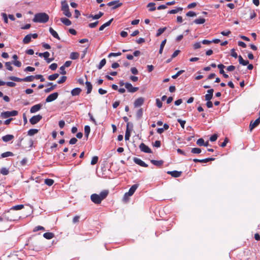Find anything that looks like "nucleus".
Masks as SVG:
<instances>
[{
  "label": "nucleus",
  "instance_id": "62",
  "mask_svg": "<svg viewBox=\"0 0 260 260\" xmlns=\"http://www.w3.org/2000/svg\"><path fill=\"white\" fill-rule=\"evenodd\" d=\"M57 68V64L56 63H53L49 66V68L53 71L55 70Z\"/></svg>",
  "mask_w": 260,
  "mask_h": 260
},
{
  "label": "nucleus",
  "instance_id": "41",
  "mask_svg": "<svg viewBox=\"0 0 260 260\" xmlns=\"http://www.w3.org/2000/svg\"><path fill=\"white\" fill-rule=\"evenodd\" d=\"M166 29L167 28L166 27L159 28L157 31L156 36L159 37L166 30Z\"/></svg>",
  "mask_w": 260,
  "mask_h": 260
},
{
  "label": "nucleus",
  "instance_id": "29",
  "mask_svg": "<svg viewBox=\"0 0 260 260\" xmlns=\"http://www.w3.org/2000/svg\"><path fill=\"white\" fill-rule=\"evenodd\" d=\"M54 234L52 233L47 232L43 234V237L46 239H51L54 237Z\"/></svg>",
  "mask_w": 260,
  "mask_h": 260
},
{
  "label": "nucleus",
  "instance_id": "58",
  "mask_svg": "<svg viewBox=\"0 0 260 260\" xmlns=\"http://www.w3.org/2000/svg\"><path fill=\"white\" fill-rule=\"evenodd\" d=\"M177 121L180 124L181 127L184 128L186 121L180 119H178Z\"/></svg>",
  "mask_w": 260,
  "mask_h": 260
},
{
  "label": "nucleus",
  "instance_id": "28",
  "mask_svg": "<svg viewBox=\"0 0 260 260\" xmlns=\"http://www.w3.org/2000/svg\"><path fill=\"white\" fill-rule=\"evenodd\" d=\"M238 59L240 64L243 66H247L249 63V61L248 60H244L241 55L238 56Z\"/></svg>",
  "mask_w": 260,
  "mask_h": 260
},
{
  "label": "nucleus",
  "instance_id": "5",
  "mask_svg": "<svg viewBox=\"0 0 260 260\" xmlns=\"http://www.w3.org/2000/svg\"><path fill=\"white\" fill-rule=\"evenodd\" d=\"M18 111L16 110L5 111L1 113V117L4 119L8 118L10 117L15 116L18 115Z\"/></svg>",
  "mask_w": 260,
  "mask_h": 260
},
{
  "label": "nucleus",
  "instance_id": "19",
  "mask_svg": "<svg viewBox=\"0 0 260 260\" xmlns=\"http://www.w3.org/2000/svg\"><path fill=\"white\" fill-rule=\"evenodd\" d=\"M49 56H50L49 52H48L47 51L44 52V55H43V57L45 59V60L46 61V62L48 63L51 62V61H52L54 60L53 58H49Z\"/></svg>",
  "mask_w": 260,
  "mask_h": 260
},
{
  "label": "nucleus",
  "instance_id": "63",
  "mask_svg": "<svg viewBox=\"0 0 260 260\" xmlns=\"http://www.w3.org/2000/svg\"><path fill=\"white\" fill-rule=\"evenodd\" d=\"M217 137L218 136L216 134H214L210 137V140L211 142H214L217 140Z\"/></svg>",
  "mask_w": 260,
  "mask_h": 260
},
{
  "label": "nucleus",
  "instance_id": "43",
  "mask_svg": "<svg viewBox=\"0 0 260 260\" xmlns=\"http://www.w3.org/2000/svg\"><path fill=\"white\" fill-rule=\"evenodd\" d=\"M23 207H24V205H16V206H13L11 208V210H21L22 208H23Z\"/></svg>",
  "mask_w": 260,
  "mask_h": 260
},
{
  "label": "nucleus",
  "instance_id": "3",
  "mask_svg": "<svg viewBox=\"0 0 260 260\" xmlns=\"http://www.w3.org/2000/svg\"><path fill=\"white\" fill-rule=\"evenodd\" d=\"M9 79L15 82H31L35 79V76H29L24 78H19L15 76H10Z\"/></svg>",
  "mask_w": 260,
  "mask_h": 260
},
{
  "label": "nucleus",
  "instance_id": "9",
  "mask_svg": "<svg viewBox=\"0 0 260 260\" xmlns=\"http://www.w3.org/2000/svg\"><path fill=\"white\" fill-rule=\"evenodd\" d=\"M42 118V116L41 115H35L29 119V122L31 124H35L39 122Z\"/></svg>",
  "mask_w": 260,
  "mask_h": 260
},
{
  "label": "nucleus",
  "instance_id": "17",
  "mask_svg": "<svg viewBox=\"0 0 260 260\" xmlns=\"http://www.w3.org/2000/svg\"><path fill=\"white\" fill-rule=\"evenodd\" d=\"M260 123V117L256 119L254 121H251L250 122L249 127L250 130L251 131L252 129H253L254 127H255L257 125L259 124Z\"/></svg>",
  "mask_w": 260,
  "mask_h": 260
},
{
  "label": "nucleus",
  "instance_id": "46",
  "mask_svg": "<svg viewBox=\"0 0 260 260\" xmlns=\"http://www.w3.org/2000/svg\"><path fill=\"white\" fill-rule=\"evenodd\" d=\"M56 87V85L54 84L52 85L51 87L47 88L44 90L45 92L48 93L52 91L54 89H55Z\"/></svg>",
  "mask_w": 260,
  "mask_h": 260
},
{
  "label": "nucleus",
  "instance_id": "6",
  "mask_svg": "<svg viewBox=\"0 0 260 260\" xmlns=\"http://www.w3.org/2000/svg\"><path fill=\"white\" fill-rule=\"evenodd\" d=\"M107 5L109 7L112 6V9H116V8L121 6L122 5V3H120L119 1H111L107 4Z\"/></svg>",
  "mask_w": 260,
  "mask_h": 260
},
{
  "label": "nucleus",
  "instance_id": "2",
  "mask_svg": "<svg viewBox=\"0 0 260 260\" xmlns=\"http://www.w3.org/2000/svg\"><path fill=\"white\" fill-rule=\"evenodd\" d=\"M61 10L64 16L70 18L72 16V14L70 12L69 5L66 0L61 2Z\"/></svg>",
  "mask_w": 260,
  "mask_h": 260
},
{
  "label": "nucleus",
  "instance_id": "34",
  "mask_svg": "<svg viewBox=\"0 0 260 260\" xmlns=\"http://www.w3.org/2000/svg\"><path fill=\"white\" fill-rule=\"evenodd\" d=\"M90 132V127L89 125H85L84 127L85 136L87 139Z\"/></svg>",
  "mask_w": 260,
  "mask_h": 260
},
{
  "label": "nucleus",
  "instance_id": "20",
  "mask_svg": "<svg viewBox=\"0 0 260 260\" xmlns=\"http://www.w3.org/2000/svg\"><path fill=\"white\" fill-rule=\"evenodd\" d=\"M49 30L50 33L54 38L58 39V40H60V37H59L58 34L52 27H50Z\"/></svg>",
  "mask_w": 260,
  "mask_h": 260
},
{
  "label": "nucleus",
  "instance_id": "32",
  "mask_svg": "<svg viewBox=\"0 0 260 260\" xmlns=\"http://www.w3.org/2000/svg\"><path fill=\"white\" fill-rule=\"evenodd\" d=\"M13 155L14 154L12 152L7 151L2 153L1 156L2 158H5L9 156H13Z\"/></svg>",
  "mask_w": 260,
  "mask_h": 260
},
{
  "label": "nucleus",
  "instance_id": "56",
  "mask_svg": "<svg viewBox=\"0 0 260 260\" xmlns=\"http://www.w3.org/2000/svg\"><path fill=\"white\" fill-rule=\"evenodd\" d=\"M67 78L66 76H62L60 78V79L59 80H58L57 83L58 84H62V83H64L66 81Z\"/></svg>",
  "mask_w": 260,
  "mask_h": 260
},
{
  "label": "nucleus",
  "instance_id": "23",
  "mask_svg": "<svg viewBox=\"0 0 260 260\" xmlns=\"http://www.w3.org/2000/svg\"><path fill=\"white\" fill-rule=\"evenodd\" d=\"M81 92V89L80 88H75L71 91V94L73 96L78 95Z\"/></svg>",
  "mask_w": 260,
  "mask_h": 260
},
{
  "label": "nucleus",
  "instance_id": "59",
  "mask_svg": "<svg viewBox=\"0 0 260 260\" xmlns=\"http://www.w3.org/2000/svg\"><path fill=\"white\" fill-rule=\"evenodd\" d=\"M98 23H99V21H96L94 22L89 23L88 26L90 28H94L97 26Z\"/></svg>",
  "mask_w": 260,
  "mask_h": 260
},
{
  "label": "nucleus",
  "instance_id": "36",
  "mask_svg": "<svg viewBox=\"0 0 260 260\" xmlns=\"http://www.w3.org/2000/svg\"><path fill=\"white\" fill-rule=\"evenodd\" d=\"M38 131H39L38 129H35V128L30 129L27 132V135L29 136H32L33 135L36 134L38 132Z\"/></svg>",
  "mask_w": 260,
  "mask_h": 260
},
{
  "label": "nucleus",
  "instance_id": "64",
  "mask_svg": "<svg viewBox=\"0 0 260 260\" xmlns=\"http://www.w3.org/2000/svg\"><path fill=\"white\" fill-rule=\"evenodd\" d=\"M156 106L159 108H160L162 106V102L159 100V99H157L156 100Z\"/></svg>",
  "mask_w": 260,
  "mask_h": 260
},
{
  "label": "nucleus",
  "instance_id": "11",
  "mask_svg": "<svg viewBox=\"0 0 260 260\" xmlns=\"http://www.w3.org/2000/svg\"><path fill=\"white\" fill-rule=\"evenodd\" d=\"M144 102V99L142 97L137 99L134 103L135 108H138L141 106Z\"/></svg>",
  "mask_w": 260,
  "mask_h": 260
},
{
  "label": "nucleus",
  "instance_id": "24",
  "mask_svg": "<svg viewBox=\"0 0 260 260\" xmlns=\"http://www.w3.org/2000/svg\"><path fill=\"white\" fill-rule=\"evenodd\" d=\"M60 21L62 23H63L66 26H70L72 24L71 21L69 19H68L67 18H64V17L61 18Z\"/></svg>",
  "mask_w": 260,
  "mask_h": 260
},
{
  "label": "nucleus",
  "instance_id": "7",
  "mask_svg": "<svg viewBox=\"0 0 260 260\" xmlns=\"http://www.w3.org/2000/svg\"><path fill=\"white\" fill-rule=\"evenodd\" d=\"M125 88L127 89V91L131 93H134L136 92L138 89V87H133L131 83L128 82L125 83Z\"/></svg>",
  "mask_w": 260,
  "mask_h": 260
},
{
  "label": "nucleus",
  "instance_id": "10",
  "mask_svg": "<svg viewBox=\"0 0 260 260\" xmlns=\"http://www.w3.org/2000/svg\"><path fill=\"white\" fill-rule=\"evenodd\" d=\"M58 96L57 92H54L49 95L46 99V102L50 103L55 100Z\"/></svg>",
  "mask_w": 260,
  "mask_h": 260
},
{
  "label": "nucleus",
  "instance_id": "35",
  "mask_svg": "<svg viewBox=\"0 0 260 260\" xmlns=\"http://www.w3.org/2000/svg\"><path fill=\"white\" fill-rule=\"evenodd\" d=\"M79 57V54L78 52H73L70 54V58L72 59H77Z\"/></svg>",
  "mask_w": 260,
  "mask_h": 260
},
{
  "label": "nucleus",
  "instance_id": "45",
  "mask_svg": "<svg viewBox=\"0 0 260 260\" xmlns=\"http://www.w3.org/2000/svg\"><path fill=\"white\" fill-rule=\"evenodd\" d=\"M0 172L4 175H7L9 174V171L6 168H2L0 170Z\"/></svg>",
  "mask_w": 260,
  "mask_h": 260
},
{
  "label": "nucleus",
  "instance_id": "47",
  "mask_svg": "<svg viewBox=\"0 0 260 260\" xmlns=\"http://www.w3.org/2000/svg\"><path fill=\"white\" fill-rule=\"evenodd\" d=\"M12 63V62H6L5 63V66L6 67V68L9 71H12L13 70V68L11 66Z\"/></svg>",
  "mask_w": 260,
  "mask_h": 260
},
{
  "label": "nucleus",
  "instance_id": "22",
  "mask_svg": "<svg viewBox=\"0 0 260 260\" xmlns=\"http://www.w3.org/2000/svg\"><path fill=\"white\" fill-rule=\"evenodd\" d=\"M85 85L87 89V94H89L92 90V85L91 83L90 82L86 81L85 82Z\"/></svg>",
  "mask_w": 260,
  "mask_h": 260
},
{
  "label": "nucleus",
  "instance_id": "37",
  "mask_svg": "<svg viewBox=\"0 0 260 260\" xmlns=\"http://www.w3.org/2000/svg\"><path fill=\"white\" fill-rule=\"evenodd\" d=\"M155 4L154 3H149L147 5V7L149 8V11H153L155 10L156 8L155 7Z\"/></svg>",
  "mask_w": 260,
  "mask_h": 260
},
{
  "label": "nucleus",
  "instance_id": "39",
  "mask_svg": "<svg viewBox=\"0 0 260 260\" xmlns=\"http://www.w3.org/2000/svg\"><path fill=\"white\" fill-rule=\"evenodd\" d=\"M59 76V74L57 73H55L51 75H49L48 77V80L50 81H53L55 80L56 79H57Z\"/></svg>",
  "mask_w": 260,
  "mask_h": 260
},
{
  "label": "nucleus",
  "instance_id": "33",
  "mask_svg": "<svg viewBox=\"0 0 260 260\" xmlns=\"http://www.w3.org/2000/svg\"><path fill=\"white\" fill-rule=\"evenodd\" d=\"M151 162L156 166H157V167H159L160 166H161L164 162V161L161 160H151Z\"/></svg>",
  "mask_w": 260,
  "mask_h": 260
},
{
  "label": "nucleus",
  "instance_id": "15",
  "mask_svg": "<svg viewBox=\"0 0 260 260\" xmlns=\"http://www.w3.org/2000/svg\"><path fill=\"white\" fill-rule=\"evenodd\" d=\"M42 106V105L41 104H37L32 106L30 108V112L31 113H34L38 112L41 109Z\"/></svg>",
  "mask_w": 260,
  "mask_h": 260
},
{
  "label": "nucleus",
  "instance_id": "51",
  "mask_svg": "<svg viewBox=\"0 0 260 260\" xmlns=\"http://www.w3.org/2000/svg\"><path fill=\"white\" fill-rule=\"evenodd\" d=\"M99 158L96 156H94L92 158L91 161V165H94L96 164L98 162Z\"/></svg>",
  "mask_w": 260,
  "mask_h": 260
},
{
  "label": "nucleus",
  "instance_id": "55",
  "mask_svg": "<svg viewBox=\"0 0 260 260\" xmlns=\"http://www.w3.org/2000/svg\"><path fill=\"white\" fill-rule=\"evenodd\" d=\"M121 55V53L120 52H117V53H110L109 55H108V57H116V56H120Z\"/></svg>",
  "mask_w": 260,
  "mask_h": 260
},
{
  "label": "nucleus",
  "instance_id": "27",
  "mask_svg": "<svg viewBox=\"0 0 260 260\" xmlns=\"http://www.w3.org/2000/svg\"><path fill=\"white\" fill-rule=\"evenodd\" d=\"M182 10H183L182 8H181V7H177V8H176L175 9H173V10L169 11L168 13V14H176V13H177L178 12H179L180 11H182Z\"/></svg>",
  "mask_w": 260,
  "mask_h": 260
},
{
  "label": "nucleus",
  "instance_id": "25",
  "mask_svg": "<svg viewBox=\"0 0 260 260\" xmlns=\"http://www.w3.org/2000/svg\"><path fill=\"white\" fill-rule=\"evenodd\" d=\"M104 15V13L99 12L98 14L93 15H90L89 16V18H92L93 19H99Z\"/></svg>",
  "mask_w": 260,
  "mask_h": 260
},
{
  "label": "nucleus",
  "instance_id": "21",
  "mask_svg": "<svg viewBox=\"0 0 260 260\" xmlns=\"http://www.w3.org/2000/svg\"><path fill=\"white\" fill-rule=\"evenodd\" d=\"M113 20V18H112L109 21H108V22H106L105 23H104V24L101 25L99 28V30L102 31L104 29V28L105 27L109 26L111 24V23Z\"/></svg>",
  "mask_w": 260,
  "mask_h": 260
},
{
  "label": "nucleus",
  "instance_id": "49",
  "mask_svg": "<svg viewBox=\"0 0 260 260\" xmlns=\"http://www.w3.org/2000/svg\"><path fill=\"white\" fill-rule=\"evenodd\" d=\"M143 109L142 108H140V109H139L137 112V117L138 118V119H140L142 117V115H143Z\"/></svg>",
  "mask_w": 260,
  "mask_h": 260
},
{
  "label": "nucleus",
  "instance_id": "8",
  "mask_svg": "<svg viewBox=\"0 0 260 260\" xmlns=\"http://www.w3.org/2000/svg\"><path fill=\"white\" fill-rule=\"evenodd\" d=\"M90 199L91 201L96 204H99L102 202V200L99 197V195L96 193L91 194Z\"/></svg>",
  "mask_w": 260,
  "mask_h": 260
},
{
  "label": "nucleus",
  "instance_id": "50",
  "mask_svg": "<svg viewBox=\"0 0 260 260\" xmlns=\"http://www.w3.org/2000/svg\"><path fill=\"white\" fill-rule=\"evenodd\" d=\"M217 67L219 69V73L221 74H223L224 72L223 69L225 68V66L222 64H219L217 66Z\"/></svg>",
  "mask_w": 260,
  "mask_h": 260
},
{
  "label": "nucleus",
  "instance_id": "40",
  "mask_svg": "<svg viewBox=\"0 0 260 260\" xmlns=\"http://www.w3.org/2000/svg\"><path fill=\"white\" fill-rule=\"evenodd\" d=\"M106 63V59L104 58L102 59L99 63V64L97 68L99 70L101 69Z\"/></svg>",
  "mask_w": 260,
  "mask_h": 260
},
{
  "label": "nucleus",
  "instance_id": "13",
  "mask_svg": "<svg viewBox=\"0 0 260 260\" xmlns=\"http://www.w3.org/2000/svg\"><path fill=\"white\" fill-rule=\"evenodd\" d=\"M134 161L137 165L143 167H147L148 165L143 160H142L141 159L137 158V157H134Z\"/></svg>",
  "mask_w": 260,
  "mask_h": 260
},
{
  "label": "nucleus",
  "instance_id": "60",
  "mask_svg": "<svg viewBox=\"0 0 260 260\" xmlns=\"http://www.w3.org/2000/svg\"><path fill=\"white\" fill-rule=\"evenodd\" d=\"M35 79H40L41 82H44L45 81V79L43 76L41 75H37L35 76Z\"/></svg>",
  "mask_w": 260,
  "mask_h": 260
},
{
  "label": "nucleus",
  "instance_id": "4",
  "mask_svg": "<svg viewBox=\"0 0 260 260\" xmlns=\"http://www.w3.org/2000/svg\"><path fill=\"white\" fill-rule=\"evenodd\" d=\"M139 187V184H135L132 186V187L129 189V190L128 192L125 193L123 197V200L124 201H126L128 198L134 193L136 189Z\"/></svg>",
  "mask_w": 260,
  "mask_h": 260
},
{
  "label": "nucleus",
  "instance_id": "52",
  "mask_svg": "<svg viewBox=\"0 0 260 260\" xmlns=\"http://www.w3.org/2000/svg\"><path fill=\"white\" fill-rule=\"evenodd\" d=\"M214 159H215V158H213V157L206 158L205 159H201V162L207 163L210 161L214 160Z\"/></svg>",
  "mask_w": 260,
  "mask_h": 260
},
{
  "label": "nucleus",
  "instance_id": "57",
  "mask_svg": "<svg viewBox=\"0 0 260 260\" xmlns=\"http://www.w3.org/2000/svg\"><path fill=\"white\" fill-rule=\"evenodd\" d=\"M12 64H13L14 66L17 67H20L21 66V62L18 60H14L12 62Z\"/></svg>",
  "mask_w": 260,
  "mask_h": 260
},
{
  "label": "nucleus",
  "instance_id": "18",
  "mask_svg": "<svg viewBox=\"0 0 260 260\" xmlns=\"http://www.w3.org/2000/svg\"><path fill=\"white\" fill-rule=\"evenodd\" d=\"M167 173L175 178L179 177L181 175V172L178 171H168Z\"/></svg>",
  "mask_w": 260,
  "mask_h": 260
},
{
  "label": "nucleus",
  "instance_id": "12",
  "mask_svg": "<svg viewBox=\"0 0 260 260\" xmlns=\"http://www.w3.org/2000/svg\"><path fill=\"white\" fill-rule=\"evenodd\" d=\"M139 148L141 151L144 152L148 153L152 152L151 150L144 143H141L140 145Z\"/></svg>",
  "mask_w": 260,
  "mask_h": 260
},
{
  "label": "nucleus",
  "instance_id": "38",
  "mask_svg": "<svg viewBox=\"0 0 260 260\" xmlns=\"http://www.w3.org/2000/svg\"><path fill=\"white\" fill-rule=\"evenodd\" d=\"M205 22V19L203 18H200L196 19L194 21V23H195L197 24H202L204 23Z\"/></svg>",
  "mask_w": 260,
  "mask_h": 260
},
{
  "label": "nucleus",
  "instance_id": "26",
  "mask_svg": "<svg viewBox=\"0 0 260 260\" xmlns=\"http://www.w3.org/2000/svg\"><path fill=\"white\" fill-rule=\"evenodd\" d=\"M108 191L106 190H103L101 192V193L99 195L100 198L101 199L102 201L107 197V196L108 194Z\"/></svg>",
  "mask_w": 260,
  "mask_h": 260
},
{
  "label": "nucleus",
  "instance_id": "48",
  "mask_svg": "<svg viewBox=\"0 0 260 260\" xmlns=\"http://www.w3.org/2000/svg\"><path fill=\"white\" fill-rule=\"evenodd\" d=\"M191 153L194 154H199L201 152V149L199 148H193L191 150Z\"/></svg>",
  "mask_w": 260,
  "mask_h": 260
},
{
  "label": "nucleus",
  "instance_id": "53",
  "mask_svg": "<svg viewBox=\"0 0 260 260\" xmlns=\"http://www.w3.org/2000/svg\"><path fill=\"white\" fill-rule=\"evenodd\" d=\"M197 144L200 146H203L204 145V140L202 138L199 139L197 141Z\"/></svg>",
  "mask_w": 260,
  "mask_h": 260
},
{
  "label": "nucleus",
  "instance_id": "61",
  "mask_svg": "<svg viewBox=\"0 0 260 260\" xmlns=\"http://www.w3.org/2000/svg\"><path fill=\"white\" fill-rule=\"evenodd\" d=\"M196 13L193 11H189L186 14L188 17H194L196 16Z\"/></svg>",
  "mask_w": 260,
  "mask_h": 260
},
{
  "label": "nucleus",
  "instance_id": "14",
  "mask_svg": "<svg viewBox=\"0 0 260 260\" xmlns=\"http://www.w3.org/2000/svg\"><path fill=\"white\" fill-rule=\"evenodd\" d=\"M214 90L211 88L207 90V93L205 95L206 101H210L213 97Z\"/></svg>",
  "mask_w": 260,
  "mask_h": 260
},
{
  "label": "nucleus",
  "instance_id": "30",
  "mask_svg": "<svg viewBox=\"0 0 260 260\" xmlns=\"http://www.w3.org/2000/svg\"><path fill=\"white\" fill-rule=\"evenodd\" d=\"M129 125V123L128 122L127 123L126 130L125 135V140H128L129 139V137H130V131L128 129Z\"/></svg>",
  "mask_w": 260,
  "mask_h": 260
},
{
  "label": "nucleus",
  "instance_id": "1",
  "mask_svg": "<svg viewBox=\"0 0 260 260\" xmlns=\"http://www.w3.org/2000/svg\"><path fill=\"white\" fill-rule=\"evenodd\" d=\"M49 19V16L45 13H38L35 15L32 19L33 22L37 23H46Z\"/></svg>",
  "mask_w": 260,
  "mask_h": 260
},
{
  "label": "nucleus",
  "instance_id": "54",
  "mask_svg": "<svg viewBox=\"0 0 260 260\" xmlns=\"http://www.w3.org/2000/svg\"><path fill=\"white\" fill-rule=\"evenodd\" d=\"M184 72V70H180L178 71L175 75H174L172 76L173 79H176L179 76H180L182 73Z\"/></svg>",
  "mask_w": 260,
  "mask_h": 260
},
{
  "label": "nucleus",
  "instance_id": "16",
  "mask_svg": "<svg viewBox=\"0 0 260 260\" xmlns=\"http://www.w3.org/2000/svg\"><path fill=\"white\" fill-rule=\"evenodd\" d=\"M14 138L13 135H7L2 137V139L5 142H8L12 141Z\"/></svg>",
  "mask_w": 260,
  "mask_h": 260
},
{
  "label": "nucleus",
  "instance_id": "44",
  "mask_svg": "<svg viewBox=\"0 0 260 260\" xmlns=\"http://www.w3.org/2000/svg\"><path fill=\"white\" fill-rule=\"evenodd\" d=\"M45 183L48 186H51L54 183V180L51 179H46L44 181Z\"/></svg>",
  "mask_w": 260,
  "mask_h": 260
},
{
  "label": "nucleus",
  "instance_id": "31",
  "mask_svg": "<svg viewBox=\"0 0 260 260\" xmlns=\"http://www.w3.org/2000/svg\"><path fill=\"white\" fill-rule=\"evenodd\" d=\"M31 37L29 34L27 35L23 39L24 44H28L31 41Z\"/></svg>",
  "mask_w": 260,
  "mask_h": 260
},
{
  "label": "nucleus",
  "instance_id": "42",
  "mask_svg": "<svg viewBox=\"0 0 260 260\" xmlns=\"http://www.w3.org/2000/svg\"><path fill=\"white\" fill-rule=\"evenodd\" d=\"M166 39H165L164 41H162L160 44V48H159V54H161L162 52V51H163V49H164V46L166 43Z\"/></svg>",
  "mask_w": 260,
  "mask_h": 260
}]
</instances>
